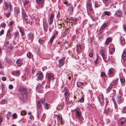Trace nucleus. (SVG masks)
<instances>
[{
	"mask_svg": "<svg viewBox=\"0 0 126 126\" xmlns=\"http://www.w3.org/2000/svg\"><path fill=\"white\" fill-rule=\"evenodd\" d=\"M126 59V48L124 49L123 53L122 55L121 62L122 63H124Z\"/></svg>",
	"mask_w": 126,
	"mask_h": 126,
	"instance_id": "39448f33",
	"label": "nucleus"
},
{
	"mask_svg": "<svg viewBox=\"0 0 126 126\" xmlns=\"http://www.w3.org/2000/svg\"><path fill=\"white\" fill-rule=\"evenodd\" d=\"M73 11L72 8V7H69L68 9V12L70 13H71Z\"/></svg>",
	"mask_w": 126,
	"mask_h": 126,
	"instance_id": "79ce46f5",
	"label": "nucleus"
},
{
	"mask_svg": "<svg viewBox=\"0 0 126 126\" xmlns=\"http://www.w3.org/2000/svg\"><path fill=\"white\" fill-rule=\"evenodd\" d=\"M6 102V101L5 100H3L2 101V103L3 104H5Z\"/></svg>",
	"mask_w": 126,
	"mask_h": 126,
	"instance_id": "13d9d810",
	"label": "nucleus"
},
{
	"mask_svg": "<svg viewBox=\"0 0 126 126\" xmlns=\"http://www.w3.org/2000/svg\"><path fill=\"white\" fill-rule=\"evenodd\" d=\"M82 85H83L82 83L80 82H77V86L78 87H80Z\"/></svg>",
	"mask_w": 126,
	"mask_h": 126,
	"instance_id": "ea45409f",
	"label": "nucleus"
},
{
	"mask_svg": "<svg viewBox=\"0 0 126 126\" xmlns=\"http://www.w3.org/2000/svg\"><path fill=\"white\" fill-rule=\"evenodd\" d=\"M120 42L123 45L125 44V39L123 37H121L120 38Z\"/></svg>",
	"mask_w": 126,
	"mask_h": 126,
	"instance_id": "a211bd4d",
	"label": "nucleus"
},
{
	"mask_svg": "<svg viewBox=\"0 0 126 126\" xmlns=\"http://www.w3.org/2000/svg\"><path fill=\"white\" fill-rule=\"evenodd\" d=\"M54 16H50L48 19L49 24V25H51L52 23Z\"/></svg>",
	"mask_w": 126,
	"mask_h": 126,
	"instance_id": "f3484780",
	"label": "nucleus"
},
{
	"mask_svg": "<svg viewBox=\"0 0 126 126\" xmlns=\"http://www.w3.org/2000/svg\"><path fill=\"white\" fill-rule=\"evenodd\" d=\"M28 0H25L24 2V5H26L28 3Z\"/></svg>",
	"mask_w": 126,
	"mask_h": 126,
	"instance_id": "864d4df0",
	"label": "nucleus"
},
{
	"mask_svg": "<svg viewBox=\"0 0 126 126\" xmlns=\"http://www.w3.org/2000/svg\"><path fill=\"white\" fill-rule=\"evenodd\" d=\"M28 38L29 40H30L31 41H32L34 39V35L32 33H30L28 34Z\"/></svg>",
	"mask_w": 126,
	"mask_h": 126,
	"instance_id": "f8f14e48",
	"label": "nucleus"
},
{
	"mask_svg": "<svg viewBox=\"0 0 126 126\" xmlns=\"http://www.w3.org/2000/svg\"><path fill=\"white\" fill-rule=\"evenodd\" d=\"M95 7H99V5L97 1H96L95 2Z\"/></svg>",
	"mask_w": 126,
	"mask_h": 126,
	"instance_id": "de8ad7c7",
	"label": "nucleus"
},
{
	"mask_svg": "<svg viewBox=\"0 0 126 126\" xmlns=\"http://www.w3.org/2000/svg\"><path fill=\"white\" fill-rule=\"evenodd\" d=\"M55 37L54 36H52V37L50 39V44H51L53 41V40L55 38Z\"/></svg>",
	"mask_w": 126,
	"mask_h": 126,
	"instance_id": "a19ab883",
	"label": "nucleus"
},
{
	"mask_svg": "<svg viewBox=\"0 0 126 126\" xmlns=\"http://www.w3.org/2000/svg\"><path fill=\"white\" fill-rule=\"evenodd\" d=\"M57 108L59 110H60L62 109L63 107L62 106H61L60 105H58L57 107Z\"/></svg>",
	"mask_w": 126,
	"mask_h": 126,
	"instance_id": "72a5a7b5",
	"label": "nucleus"
},
{
	"mask_svg": "<svg viewBox=\"0 0 126 126\" xmlns=\"http://www.w3.org/2000/svg\"><path fill=\"white\" fill-rule=\"evenodd\" d=\"M77 48L78 49L81 50L82 49V46L81 45H77Z\"/></svg>",
	"mask_w": 126,
	"mask_h": 126,
	"instance_id": "473e14b6",
	"label": "nucleus"
},
{
	"mask_svg": "<svg viewBox=\"0 0 126 126\" xmlns=\"http://www.w3.org/2000/svg\"><path fill=\"white\" fill-rule=\"evenodd\" d=\"M71 19L73 21H75L76 22L77 21V18H74L73 17L71 18Z\"/></svg>",
	"mask_w": 126,
	"mask_h": 126,
	"instance_id": "8fccbe9b",
	"label": "nucleus"
},
{
	"mask_svg": "<svg viewBox=\"0 0 126 126\" xmlns=\"http://www.w3.org/2000/svg\"><path fill=\"white\" fill-rule=\"evenodd\" d=\"M19 72L18 71H14L12 72V74L16 76L19 75Z\"/></svg>",
	"mask_w": 126,
	"mask_h": 126,
	"instance_id": "4be33fe9",
	"label": "nucleus"
},
{
	"mask_svg": "<svg viewBox=\"0 0 126 126\" xmlns=\"http://www.w3.org/2000/svg\"><path fill=\"white\" fill-rule=\"evenodd\" d=\"M44 0H36V2L38 4H42Z\"/></svg>",
	"mask_w": 126,
	"mask_h": 126,
	"instance_id": "393cba45",
	"label": "nucleus"
},
{
	"mask_svg": "<svg viewBox=\"0 0 126 126\" xmlns=\"http://www.w3.org/2000/svg\"><path fill=\"white\" fill-rule=\"evenodd\" d=\"M43 25L44 31L45 32L47 31L48 29L47 24L46 22H44Z\"/></svg>",
	"mask_w": 126,
	"mask_h": 126,
	"instance_id": "4468645a",
	"label": "nucleus"
},
{
	"mask_svg": "<svg viewBox=\"0 0 126 126\" xmlns=\"http://www.w3.org/2000/svg\"><path fill=\"white\" fill-rule=\"evenodd\" d=\"M19 91L20 93V94L19 96L20 99L24 101L27 100L28 96L27 94L26 89L25 87L22 86L19 88Z\"/></svg>",
	"mask_w": 126,
	"mask_h": 126,
	"instance_id": "f257e3e1",
	"label": "nucleus"
},
{
	"mask_svg": "<svg viewBox=\"0 0 126 126\" xmlns=\"http://www.w3.org/2000/svg\"><path fill=\"white\" fill-rule=\"evenodd\" d=\"M3 121V118L1 116H0V124Z\"/></svg>",
	"mask_w": 126,
	"mask_h": 126,
	"instance_id": "69168bd1",
	"label": "nucleus"
},
{
	"mask_svg": "<svg viewBox=\"0 0 126 126\" xmlns=\"http://www.w3.org/2000/svg\"><path fill=\"white\" fill-rule=\"evenodd\" d=\"M69 94H64L65 97V100L67 101L69 99Z\"/></svg>",
	"mask_w": 126,
	"mask_h": 126,
	"instance_id": "c9c22d12",
	"label": "nucleus"
},
{
	"mask_svg": "<svg viewBox=\"0 0 126 126\" xmlns=\"http://www.w3.org/2000/svg\"><path fill=\"white\" fill-rule=\"evenodd\" d=\"M114 72V70L112 68H111L109 70V71L108 73L109 75H111L113 74Z\"/></svg>",
	"mask_w": 126,
	"mask_h": 126,
	"instance_id": "412c9836",
	"label": "nucleus"
},
{
	"mask_svg": "<svg viewBox=\"0 0 126 126\" xmlns=\"http://www.w3.org/2000/svg\"><path fill=\"white\" fill-rule=\"evenodd\" d=\"M27 113L24 111H22L21 112V114L22 115H24L26 114Z\"/></svg>",
	"mask_w": 126,
	"mask_h": 126,
	"instance_id": "37998d69",
	"label": "nucleus"
},
{
	"mask_svg": "<svg viewBox=\"0 0 126 126\" xmlns=\"http://www.w3.org/2000/svg\"><path fill=\"white\" fill-rule=\"evenodd\" d=\"M105 74L103 72H102L101 73V77H104L105 76Z\"/></svg>",
	"mask_w": 126,
	"mask_h": 126,
	"instance_id": "09e8293b",
	"label": "nucleus"
},
{
	"mask_svg": "<svg viewBox=\"0 0 126 126\" xmlns=\"http://www.w3.org/2000/svg\"><path fill=\"white\" fill-rule=\"evenodd\" d=\"M119 121L120 122L121 125H122L126 121V119L125 118H123L121 120H120Z\"/></svg>",
	"mask_w": 126,
	"mask_h": 126,
	"instance_id": "cd10ccee",
	"label": "nucleus"
},
{
	"mask_svg": "<svg viewBox=\"0 0 126 126\" xmlns=\"http://www.w3.org/2000/svg\"><path fill=\"white\" fill-rule=\"evenodd\" d=\"M39 42L40 44H43L44 42L42 40H39Z\"/></svg>",
	"mask_w": 126,
	"mask_h": 126,
	"instance_id": "a18cd8bd",
	"label": "nucleus"
},
{
	"mask_svg": "<svg viewBox=\"0 0 126 126\" xmlns=\"http://www.w3.org/2000/svg\"><path fill=\"white\" fill-rule=\"evenodd\" d=\"M103 15H110V13L108 11H104L103 13Z\"/></svg>",
	"mask_w": 126,
	"mask_h": 126,
	"instance_id": "c756f323",
	"label": "nucleus"
},
{
	"mask_svg": "<svg viewBox=\"0 0 126 126\" xmlns=\"http://www.w3.org/2000/svg\"><path fill=\"white\" fill-rule=\"evenodd\" d=\"M2 79V80L3 81H5L6 80V78L5 77H3Z\"/></svg>",
	"mask_w": 126,
	"mask_h": 126,
	"instance_id": "052dcab7",
	"label": "nucleus"
},
{
	"mask_svg": "<svg viewBox=\"0 0 126 126\" xmlns=\"http://www.w3.org/2000/svg\"><path fill=\"white\" fill-rule=\"evenodd\" d=\"M40 101L44 105V104H45L46 103H45V99L44 98H41L40 99Z\"/></svg>",
	"mask_w": 126,
	"mask_h": 126,
	"instance_id": "e433bc0d",
	"label": "nucleus"
},
{
	"mask_svg": "<svg viewBox=\"0 0 126 126\" xmlns=\"http://www.w3.org/2000/svg\"><path fill=\"white\" fill-rule=\"evenodd\" d=\"M21 61L19 59H18L16 61V63L18 66H20L21 65Z\"/></svg>",
	"mask_w": 126,
	"mask_h": 126,
	"instance_id": "bb28decb",
	"label": "nucleus"
},
{
	"mask_svg": "<svg viewBox=\"0 0 126 126\" xmlns=\"http://www.w3.org/2000/svg\"><path fill=\"white\" fill-rule=\"evenodd\" d=\"M111 40L112 38L111 37H108L106 39L105 43L106 45H108L109 43L111 42Z\"/></svg>",
	"mask_w": 126,
	"mask_h": 126,
	"instance_id": "dca6fc26",
	"label": "nucleus"
},
{
	"mask_svg": "<svg viewBox=\"0 0 126 126\" xmlns=\"http://www.w3.org/2000/svg\"><path fill=\"white\" fill-rule=\"evenodd\" d=\"M110 53L111 54H113L114 51V49L113 48H111L109 50Z\"/></svg>",
	"mask_w": 126,
	"mask_h": 126,
	"instance_id": "7c9ffc66",
	"label": "nucleus"
},
{
	"mask_svg": "<svg viewBox=\"0 0 126 126\" xmlns=\"http://www.w3.org/2000/svg\"><path fill=\"white\" fill-rule=\"evenodd\" d=\"M8 11L7 14V16H10L11 15V13L10 12L11 11Z\"/></svg>",
	"mask_w": 126,
	"mask_h": 126,
	"instance_id": "bf43d9fd",
	"label": "nucleus"
},
{
	"mask_svg": "<svg viewBox=\"0 0 126 126\" xmlns=\"http://www.w3.org/2000/svg\"><path fill=\"white\" fill-rule=\"evenodd\" d=\"M4 31L2 30L0 32V35L1 36L4 34Z\"/></svg>",
	"mask_w": 126,
	"mask_h": 126,
	"instance_id": "6e6d98bb",
	"label": "nucleus"
},
{
	"mask_svg": "<svg viewBox=\"0 0 126 126\" xmlns=\"http://www.w3.org/2000/svg\"><path fill=\"white\" fill-rule=\"evenodd\" d=\"M54 76V74L52 73H49L47 74V77L49 81H50L51 79Z\"/></svg>",
	"mask_w": 126,
	"mask_h": 126,
	"instance_id": "9b49d317",
	"label": "nucleus"
},
{
	"mask_svg": "<svg viewBox=\"0 0 126 126\" xmlns=\"http://www.w3.org/2000/svg\"><path fill=\"white\" fill-rule=\"evenodd\" d=\"M107 25V23H105L103 24L101 27L100 29L101 30H103L104 29Z\"/></svg>",
	"mask_w": 126,
	"mask_h": 126,
	"instance_id": "aec40b11",
	"label": "nucleus"
},
{
	"mask_svg": "<svg viewBox=\"0 0 126 126\" xmlns=\"http://www.w3.org/2000/svg\"><path fill=\"white\" fill-rule=\"evenodd\" d=\"M117 100L118 104L121 103L122 101V96L120 95H118L117 97Z\"/></svg>",
	"mask_w": 126,
	"mask_h": 126,
	"instance_id": "ddd939ff",
	"label": "nucleus"
},
{
	"mask_svg": "<svg viewBox=\"0 0 126 126\" xmlns=\"http://www.w3.org/2000/svg\"><path fill=\"white\" fill-rule=\"evenodd\" d=\"M4 4L5 6L6 7L7 9L9 11H11L12 6L10 2H5Z\"/></svg>",
	"mask_w": 126,
	"mask_h": 126,
	"instance_id": "20e7f679",
	"label": "nucleus"
},
{
	"mask_svg": "<svg viewBox=\"0 0 126 126\" xmlns=\"http://www.w3.org/2000/svg\"><path fill=\"white\" fill-rule=\"evenodd\" d=\"M20 32L21 33V35L22 36L24 35V29L20 27L19 29Z\"/></svg>",
	"mask_w": 126,
	"mask_h": 126,
	"instance_id": "5701e85b",
	"label": "nucleus"
},
{
	"mask_svg": "<svg viewBox=\"0 0 126 126\" xmlns=\"http://www.w3.org/2000/svg\"><path fill=\"white\" fill-rule=\"evenodd\" d=\"M112 87H111L110 85L108 88V90L109 91L110 90Z\"/></svg>",
	"mask_w": 126,
	"mask_h": 126,
	"instance_id": "0e129e2a",
	"label": "nucleus"
},
{
	"mask_svg": "<svg viewBox=\"0 0 126 126\" xmlns=\"http://www.w3.org/2000/svg\"><path fill=\"white\" fill-rule=\"evenodd\" d=\"M87 9L90 11H91L92 10V8L90 1H89L87 2Z\"/></svg>",
	"mask_w": 126,
	"mask_h": 126,
	"instance_id": "9d476101",
	"label": "nucleus"
},
{
	"mask_svg": "<svg viewBox=\"0 0 126 126\" xmlns=\"http://www.w3.org/2000/svg\"><path fill=\"white\" fill-rule=\"evenodd\" d=\"M12 31L11 29H9L8 30L6 35V38L7 39H10L11 38L12 36L10 32Z\"/></svg>",
	"mask_w": 126,
	"mask_h": 126,
	"instance_id": "6e6552de",
	"label": "nucleus"
},
{
	"mask_svg": "<svg viewBox=\"0 0 126 126\" xmlns=\"http://www.w3.org/2000/svg\"><path fill=\"white\" fill-rule=\"evenodd\" d=\"M37 108L38 110H41L42 108L40 102L38 101L37 103Z\"/></svg>",
	"mask_w": 126,
	"mask_h": 126,
	"instance_id": "2eb2a0df",
	"label": "nucleus"
},
{
	"mask_svg": "<svg viewBox=\"0 0 126 126\" xmlns=\"http://www.w3.org/2000/svg\"><path fill=\"white\" fill-rule=\"evenodd\" d=\"M32 55V53L30 52H29L27 53V56L29 58H31Z\"/></svg>",
	"mask_w": 126,
	"mask_h": 126,
	"instance_id": "4c0bfd02",
	"label": "nucleus"
},
{
	"mask_svg": "<svg viewBox=\"0 0 126 126\" xmlns=\"http://www.w3.org/2000/svg\"><path fill=\"white\" fill-rule=\"evenodd\" d=\"M36 76L39 80H40L43 79V74L41 72H39L36 75Z\"/></svg>",
	"mask_w": 126,
	"mask_h": 126,
	"instance_id": "1a4fd4ad",
	"label": "nucleus"
},
{
	"mask_svg": "<svg viewBox=\"0 0 126 126\" xmlns=\"http://www.w3.org/2000/svg\"><path fill=\"white\" fill-rule=\"evenodd\" d=\"M65 4H66L67 6H70V4L68 2H66L64 3Z\"/></svg>",
	"mask_w": 126,
	"mask_h": 126,
	"instance_id": "680f3d73",
	"label": "nucleus"
},
{
	"mask_svg": "<svg viewBox=\"0 0 126 126\" xmlns=\"http://www.w3.org/2000/svg\"><path fill=\"white\" fill-rule=\"evenodd\" d=\"M64 90L65 92L64 94H69V93L68 92L69 91L67 88H65L64 89Z\"/></svg>",
	"mask_w": 126,
	"mask_h": 126,
	"instance_id": "2f4dec72",
	"label": "nucleus"
},
{
	"mask_svg": "<svg viewBox=\"0 0 126 126\" xmlns=\"http://www.w3.org/2000/svg\"><path fill=\"white\" fill-rule=\"evenodd\" d=\"M122 112L123 113H126V107L123 108L122 109Z\"/></svg>",
	"mask_w": 126,
	"mask_h": 126,
	"instance_id": "58836bf2",
	"label": "nucleus"
},
{
	"mask_svg": "<svg viewBox=\"0 0 126 126\" xmlns=\"http://www.w3.org/2000/svg\"><path fill=\"white\" fill-rule=\"evenodd\" d=\"M13 117L12 119H16L17 117V114L16 113H14L12 115Z\"/></svg>",
	"mask_w": 126,
	"mask_h": 126,
	"instance_id": "c85d7f7f",
	"label": "nucleus"
},
{
	"mask_svg": "<svg viewBox=\"0 0 126 126\" xmlns=\"http://www.w3.org/2000/svg\"><path fill=\"white\" fill-rule=\"evenodd\" d=\"M24 18L25 20H28V16H24Z\"/></svg>",
	"mask_w": 126,
	"mask_h": 126,
	"instance_id": "338daca9",
	"label": "nucleus"
},
{
	"mask_svg": "<svg viewBox=\"0 0 126 126\" xmlns=\"http://www.w3.org/2000/svg\"><path fill=\"white\" fill-rule=\"evenodd\" d=\"M120 79L122 84H124L125 80L124 78L122 77L121 76L120 77Z\"/></svg>",
	"mask_w": 126,
	"mask_h": 126,
	"instance_id": "b1692460",
	"label": "nucleus"
},
{
	"mask_svg": "<svg viewBox=\"0 0 126 126\" xmlns=\"http://www.w3.org/2000/svg\"><path fill=\"white\" fill-rule=\"evenodd\" d=\"M116 14L117 16H121L122 15V12L120 10H118L116 11Z\"/></svg>",
	"mask_w": 126,
	"mask_h": 126,
	"instance_id": "a878e982",
	"label": "nucleus"
},
{
	"mask_svg": "<svg viewBox=\"0 0 126 126\" xmlns=\"http://www.w3.org/2000/svg\"><path fill=\"white\" fill-rule=\"evenodd\" d=\"M13 24V21H11L8 24L9 26H12Z\"/></svg>",
	"mask_w": 126,
	"mask_h": 126,
	"instance_id": "5fc2aeb1",
	"label": "nucleus"
},
{
	"mask_svg": "<svg viewBox=\"0 0 126 126\" xmlns=\"http://www.w3.org/2000/svg\"><path fill=\"white\" fill-rule=\"evenodd\" d=\"M110 109L109 108H107L106 110L105 111V112L106 113H107L109 111Z\"/></svg>",
	"mask_w": 126,
	"mask_h": 126,
	"instance_id": "3c124183",
	"label": "nucleus"
},
{
	"mask_svg": "<svg viewBox=\"0 0 126 126\" xmlns=\"http://www.w3.org/2000/svg\"><path fill=\"white\" fill-rule=\"evenodd\" d=\"M45 108L46 109H48L50 105L48 103L46 102L45 104L44 105Z\"/></svg>",
	"mask_w": 126,
	"mask_h": 126,
	"instance_id": "6ab92c4d",
	"label": "nucleus"
},
{
	"mask_svg": "<svg viewBox=\"0 0 126 126\" xmlns=\"http://www.w3.org/2000/svg\"><path fill=\"white\" fill-rule=\"evenodd\" d=\"M22 12L23 16H26V14L24 10H23L22 11Z\"/></svg>",
	"mask_w": 126,
	"mask_h": 126,
	"instance_id": "603ef678",
	"label": "nucleus"
},
{
	"mask_svg": "<svg viewBox=\"0 0 126 126\" xmlns=\"http://www.w3.org/2000/svg\"><path fill=\"white\" fill-rule=\"evenodd\" d=\"M75 114L76 117L79 120L81 119L82 118L81 112L80 110L78 108H77L75 109Z\"/></svg>",
	"mask_w": 126,
	"mask_h": 126,
	"instance_id": "f03ea898",
	"label": "nucleus"
},
{
	"mask_svg": "<svg viewBox=\"0 0 126 126\" xmlns=\"http://www.w3.org/2000/svg\"><path fill=\"white\" fill-rule=\"evenodd\" d=\"M65 59V57H63L59 61V63L58 64L59 67H60L63 65Z\"/></svg>",
	"mask_w": 126,
	"mask_h": 126,
	"instance_id": "0eeeda50",
	"label": "nucleus"
},
{
	"mask_svg": "<svg viewBox=\"0 0 126 126\" xmlns=\"http://www.w3.org/2000/svg\"><path fill=\"white\" fill-rule=\"evenodd\" d=\"M18 35V33L17 32H16L14 34V38H16Z\"/></svg>",
	"mask_w": 126,
	"mask_h": 126,
	"instance_id": "c03bdc74",
	"label": "nucleus"
},
{
	"mask_svg": "<svg viewBox=\"0 0 126 126\" xmlns=\"http://www.w3.org/2000/svg\"><path fill=\"white\" fill-rule=\"evenodd\" d=\"M97 98L99 100V101L101 106H102L104 105V99L103 97V94H100L98 96Z\"/></svg>",
	"mask_w": 126,
	"mask_h": 126,
	"instance_id": "7ed1b4c3",
	"label": "nucleus"
},
{
	"mask_svg": "<svg viewBox=\"0 0 126 126\" xmlns=\"http://www.w3.org/2000/svg\"><path fill=\"white\" fill-rule=\"evenodd\" d=\"M11 112H8L7 115V118L8 119H9L11 116Z\"/></svg>",
	"mask_w": 126,
	"mask_h": 126,
	"instance_id": "f704fd0d",
	"label": "nucleus"
},
{
	"mask_svg": "<svg viewBox=\"0 0 126 126\" xmlns=\"http://www.w3.org/2000/svg\"><path fill=\"white\" fill-rule=\"evenodd\" d=\"M13 88V86L11 84L9 86V88L10 89H12Z\"/></svg>",
	"mask_w": 126,
	"mask_h": 126,
	"instance_id": "e2e57ef3",
	"label": "nucleus"
},
{
	"mask_svg": "<svg viewBox=\"0 0 126 126\" xmlns=\"http://www.w3.org/2000/svg\"><path fill=\"white\" fill-rule=\"evenodd\" d=\"M5 24L4 23H3L1 24V26L2 28H4L5 27Z\"/></svg>",
	"mask_w": 126,
	"mask_h": 126,
	"instance_id": "4d7b16f0",
	"label": "nucleus"
},
{
	"mask_svg": "<svg viewBox=\"0 0 126 126\" xmlns=\"http://www.w3.org/2000/svg\"><path fill=\"white\" fill-rule=\"evenodd\" d=\"M58 32L57 31H55V32L53 33V36H54V37H55L56 35L58 34Z\"/></svg>",
	"mask_w": 126,
	"mask_h": 126,
	"instance_id": "49530a36",
	"label": "nucleus"
},
{
	"mask_svg": "<svg viewBox=\"0 0 126 126\" xmlns=\"http://www.w3.org/2000/svg\"><path fill=\"white\" fill-rule=\"evenodd\" d=\"M100 53L102 56L104 60L105 61L106 59V53L105 52L103 49H101Z\"/></svg>",
	"mask_w": 126,
	"mask_h": 126,
	"instance_id": "423d86ee",
	"label": "nucleus"
},
{
	"mask_svg": "<svg viewBox=\"0 0 126 126\" xmlns=\"http://www.w3.org/2000/svg\"><path fill=\"white\" fill-rule=\"evenodd\" d=\"M124 29L126 32V26L125 25H124L123 26Z\"/></svg>",
	"mask_w": 126,
	"mask_h": 126,
	"instance_id": "774afa93",
	"label": "nucleus"
}]
</instances>
